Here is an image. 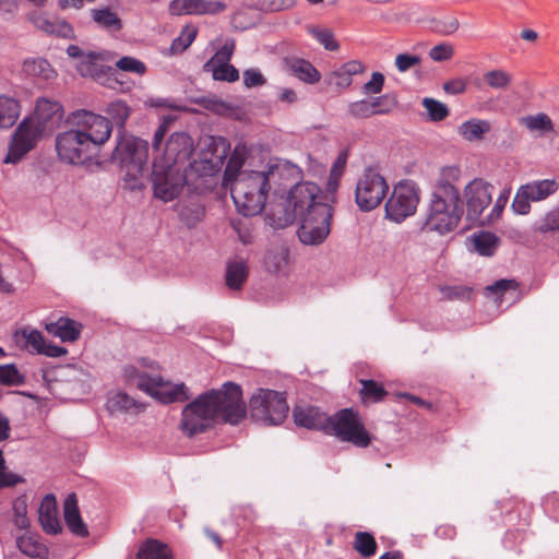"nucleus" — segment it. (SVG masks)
Listing matches in <instances>:
<instances>
[{
    "label": "nucleus",
    "instance_id": "obj_10",
    "mask_svg": "<svg viewBox=\"0 0 559 559\" xmlns=\"http://www.w3.org/2000/svg\"><path fill=\"white\" fill-rule=\"evenodd\" d=\"M333 207L330 204H318L300 218L298 238L305 245H320L331 233Z\"/></svg>",
    "mask_w": 559,
    "mask_h": 559
},
{
    "label": "nucleus",
    "instance_id": "obj_49",
    "mask_svg": "<svg viewBox=\"0 0 559 559\" xmlns=\"http://www.w3.org/2000/svg\"><path fill=\"white\" fill-rule=\"evenodd\" d=\"M116 68L120 71L130 72L138 75H143L146 72L145 63L131 56H124L117 60Z\"/></svg>",
    "mask_w": 559,
    "mask_h": 559
},
{
    "label": "nucleus",
    "instance_id": "obj_26",
    "mask_svg": "<svg viewBox=\"0 0 559 559\" xmlns=\"http://www.w3.org/2000/svg\"><path fill=\"white\" fill-rule=\"evenodd\" d=\"M38 519L43 530L48 534H58L61 524L58 519L57 501L52 495H47L38 510Z\"/></svg>",
    "mask_w": 559,
    "mask_h": 559
},
{
    "label": "nucleus",
    "instance_id": "obj_3",
    "mask_svg": "<svg viewBox=\"0 0 559 559\" xmlns=\"http://www.w3.org/2000/svg\"><path fill=\"white\" fill-rule=\"evenodd\" d=\"M64 110L62 105L53 99L39 98L36 102L35 117L24 119L17 127L4 157L5 164L19 163L31 150L38 139L51 133L62 121Z\"/></svg>",
    "mask_w": 559,
    "mask_h": 559
},
{
    "label": "nucleus",
    "instance_id": "obj_16",
    "mask_svg": "<svg viewBox=\"0 0 559 559\" xmlns=\"http://www.w3.org/2000/svg\"><path fill=\"white\" fill-rule=\"evenodd\" d=\"M559 185L555 179H544L522 185L513 199L512 209L516 214L526 215L531 211V202H539L555 194Z\"/></svg>",
    "mask_w": 559,
    "mask_h": 559
},
{
    "label": "nucleus",
    "instance_id": "obj_48",
    "mask_svg": "<svg viewBox=\"0 0 559 559\" xmlns=\"http://www.w3.org/2000/svg\"><path fill=\"white\" fill-rule=\"evenodd\" d=\"M205 72L211 73L215 81L234 83L239 80V71L230 62L222 67L207 69Z\"/></svg>",
    "mask_w": 559,
    "mask_h": 559
},
{
    "label": "nucleus",
    "instance_id": "obj_44",
    "mask_svg": "<svg viewBox=\"0 0 559 559\" xmlns=\"http://www.w3.org/2000/svg\"><path fill=\"white\" fill-rule=\"evenodd\" d=\"M106 114L110 122H114L118 128L123 130L124 124L130 117L131 109L124 102L116 100L107 106Z\"/></svg>",
    "mask_w": 559,
    "mask_h": 559
},
{
    "label": "nucleus",
    "instance_id": "obj_35",
    "mask_svg": "<svg viewBox=\"0 0 559 559\" xmlns=\"http://www.w3.org/2000/svg\"><path fill=\"white\" fill-rule=\"evenodd\" d=\"M483 81L490 90L506 92L513 83V75L507 70L497 68L485 72Z\"/></svg>",
    "mask_w": 559,
    "mask_h": 559
},
{
    "label": "nucleus",
    "instance_id": "obj_40",
    "mask_svg": "<svg viewBox=\"0 0 559 559\" xmlns=\"http://www.w3.org/2000/svg\"><path fill=\"white\" fill-rule=\"evenodd\" d=\"M235 48V39L227 38L224 45L214 53V56L204 63L203 70L206 71L207 69L217 68L229 63Z\"/></svg>",
    "mask_w": 559,
    "mask_h": 559
},
{
    "label": "nucleus",
    "instance_id": "obj_60",
    "mask_svg": "<svg viewBox=\"0 0 559 559\" xmlns=\"http://www.w3.org/2000/svg\"><path fill=\"white\" fill-rule=\"evenodd\" d=\"M454 55V48L450 44H439L429 50V57L437 62L447 61Z\"/></svg>",
    "mask_w": 559,
    "mask_h": 559
},
{
    "label": "nucleus",
    "instance_id": "obj_62",
    "mask_svg": "<svg viewBox=\"0 0 559 559\" xmlns=\"http://www.w3.org/2000/svg\"><path fill=\"white\" fill-rule=\"evenodd\" d=\"M519 287L518 283L514 280H499L495 282L492 285L486 287V290L501 297L509 289H516Z\"/></svg>",
    "mask_w": 559,
    "mask_h": 559
},
{
    "label": "nucleus",
    "instance_id": "obj_8",
    "mask_svg": "<svg viewBox=\"0 0 559 559\" xmlns=\"http://www.w3.org/2000/svg\"><path fill=\"white\" fill-rule=\"evenodd\" d=\"M251 417L264 425H280L287 416L285 396L273 390L258 389L249 402Z\"/></svg>",
    "mask_w": 559,
    "mask_h": 559
},
{
    "label": "nucleus",
    "instance_id": "obj_19",
    "mask_svg": "<svg viewBox=\"0 0 559 559\" xmlns=\"http://www.w3.org/2000/svg\"><path fill=\"white\" fill-rule=\"evenodd\" d=\"M492 186L480 178L473 179L464 189L467 215L472 219L480 216L491 202Z\"/></svg>",
    "mask_w": 559,
    "mask_h": 559
},
{
    "label": "nucleus",
    "instance_id": "obj_31",
    "mask_svg": "<svg viewBox=\"0 0 559 559\" xmlns=\"http://www.w3.org/2000/svg\"><path fill=\"white\" fill-rule=\"evenodd\" d=\"M247 158L245 145H237L229 156L226 169L224 171V186L231 187L236 179L243 173V165Z\"/></svg>",
    "mask_w": 559,
    "mask_h": 559
},
{
    "label": "nucleus",
    "instance_id": "obj_11",
    "mask_svg": "<svg viewBox=\"0 0 559 559\" xmlns=\"http://www.w3.org/2000/svg\"><path fill=\"white\" fill-rule=\"evenodd\" d=\"M388 191L385 178L378 170L367 168L357 181L355 201L361 211H371L382 203Z\"/></svg>",
    "mask_w": 559,
    "mask_h": 559
},
{
    "label": "nucleus",
    "instance_id": "obj_55",
    "mask_svg": "<svg viewBox=\"0 0 559 559\" xmlns=\"http://www.w3.org/2000/svg\"><path fill=\"white\" fill-rule=\"evenodd\" d=\"M420 62L421 58L417 55L399 53L395 57V67L402 73L417 67Z\"/></svg>",
    "mask_w": 559,
    "mask_h": 559
},
{
    "label": "nucleus",
    "instance_id": "obj_58",
    "mask_svg": "<svg viewBox=\"0 0 559 559\" xmlns=\"http://www.w3.org/2000/svg\"><path fill=\"white\" fill-rule=\"evenodd\" d=\"M348 112L354 118H368L373 116L368 99L352 102L348 105Z\"/></svg>",
    "mask_w": 559,
    "mask_h": 559
},
{
    "label": "nucleus",
    "instance_id": "obj_27",
    "mask_svg": "<svg viewBox=\"0 0 559 559\" xmlns=\"http://www.w3.org/2000/svg\"><path fill=\"white\" fill-rule=\"evenodd\" d=\"M63 516L71 533L80 537H86L88 535L87 526L80 515L78 500L74 493L69 495L64 500Z\"/></svg>",
    "mask_w": 559,
    "mask_h": 559
},
{
    "label": "nucleus",
    "instance_id": "obj_43",
    "mask_svg": "<svg viewBox=\"0 0 559 559\" xmlns=\"http://www.w3.org/2000/svg\"><path fill=\"white\" fill-rule=\"evenodd\" d=\"M377 542L368 532H357L354 537L353 548L365 558L372 557L377 551Z\"/></svg>",
    "mask_w": 559,
    "mask_h": 559
},
{
    "label": "nucleus",
    "instance_id": "obj_5",
    "mask_svg": "<svg viewBox=\"0 0 559 559\" xmlns=\"http://www.w3.org/2000/svg\"><path fill=\"white\" fill-rule=\"evenodd\" d=\"M124 376L133 381L138 389L164 404L185 402L189 399L188 388L182 382L165 381L159 374H151L134 366L126 367Z\"/></svg>",
    "mask_w": 559,
    "mask_h": 559
},
{
    "label": "nucleus",
    "instance_id": "obj_64",
    "mask_svg": "<svg viewBox=\"0 0 559 559\" xmlns=\"http://www.w3.org/2000/svg\"><path fill=\"white\" fill-rule=\"evenodd\" d=\"M265 83V78L258 69H248L243 72V84L246 87L262 86Z\"/></svg>",
    "mask_w": 559,
    "mask_h": 559
},
{
    "label": "nucleus",
    "instance_id": "obj_18",
    "mask_svg": "<svg viewBox=\"0 0 559 559\" xmlns=\"http://www.w3.org/2000/svg\"><path fill=\"white\" fill-rule=\"evenodd\" d=\"M227 2L223 0H171L168 11L171 15H209L216 16L225 13Z\"/></svg>",
    "mask_w": 559,
    "mask_h": 559
},
{
    "label": "nucleus",
    "instance_id": "obj_52",
    "mask_svg": "<svg viewBox=\"0 0 559 559\" xmlns=\"http://www.w3.org/2000/svg\"><path fill=\"white\" fill-rule=\"evenodd\" d=\"M440 293L448 300H465L471 297V289L462 285L442 286Z\"/></svg>",
    "mask_w": 559,
    "mask_h": 559
},
{
    "label": "nucleus",
    "instance_id": "obj_39",
    "mask_svg": "<svg viewBox=\"0 0 559 559\" xmlns=\"http://www.w3.org/2000/svg\"><path fill=\"white\" fill-rule=\"evenodd\" d=\"M248 277V266L242 260H235L227 264L226 285L230 289L238 290Z\"/></svg>",
    "mask_w": 559,
    "mask_h": 559
},
{
    "label": "nucleus",
    "instance_id": "obj_54",
    "mask_svg": "<svg viewBox=\"0 0 559 559\" xmlns=\"http://www.w3.org/2000/svg\"><path fill=\"white\" fill-rule=\"evenodd\" d=\"M538 230L542 233L559 230V205L543 217Z\"/></svg>",
    "mask_w": 559,
    "mask_h": 559
},
{
    "label": "nucleus",
    "instance_id": "obj_28",
    "mask_svg": "<svg viewBox=\"0 0 559 559\" xmlns=\"http://www.w3.org/2000/svg\"><path fill=\"white\" fill-rule=\"evenodd\" d=\"M90 15L99 28L110 34L120 33L123 28L121 17L109 7L94 8L90 11Z\"/></svg>",
    "mask_w": 559,
    "mask_h": 559
},
{
    "label": "nucleus",
    "instance_id": "obj_15",
    "mask_svg": "<svg viewBox=\"0 0 559 559\" xmlns=\"http://www.w3.org/2000/svg\"><path fill=\"white\" fill-rule=\"evenodd\" d=\"M418 202L419 194L414 185L400 182L385 203L386 217L400 223L416 212Z\"/></svg>",
    "mask_w": 559,
    "mask_h": 559
},
{
    "label": "nucleus",
    "instance_id": "obj_32",
    "mask_svg": "<svg viewBox=\"0 0 559 559\" xmlns=\"http://www.w3.org/2000/svg\"><path fill=\"white\" fill-rule=\"evenodd\" d=\"M136 559H173V551L167 544L147 538L139 546Z\"/></svg>",
    "mask_w": 559,
    "mask_h": 559
},
{
    "label": "nucleus",
    "instance_id": "obj_20",
    "mask_svg": "<svg viewBox=\"0 0 559 559\" xmlns=\"http://www.w3.org/2000/svg\"><path fill=\"white\" fill-rule=\"evenodd\" d=\"M26 20L39 32L61 38H73L74 31L70 23L63 19H51L46 12L32 10L26 14Z\"/></svg>",
    "mask_w": 559,
    "mask_h": 559
},
{
    "label": "nucleus",
    "instance_id": "obj_13",
    "mask_svg": "<svg viewBox=\"0 0 559 559\" xmlns=\"http://www.w3.org/2000/svg\"><path fill=\"white\" fill-rule=\"evenodd\" d=\"M192 152L191 138L185 132H175L167 139L160 152L154 155L153 165L164 169H179L178 165L188 162Z\"/></svg>",
    "mask_w": 559,
    "mask_h": 559
},
{
    "label": "nucleus",
    "instance_id": "obj_38",
    "mask_svg": "<svg viewBox=\"0 0 559 559\" xmlns=\"http://www.w3.org/2000/svg\"><path fill=\"white\" fill-rule=\"evenodd\" d=\"M21 107L16 99L0 96V128H11L20 117Z\"/></svg>",
    "mask_w": 559,
    "mask_h": 559
},
{
    "label": "nucleus",
    "instance_id": "obj_1",
    "mask_svg": "<svg viewBox=\"0 0 559 559\" xmlns=\"http://www.w3.org/2000/svg\"><path fill=\"white\" fill-rule=\"evenodd\" d=\"M301 178L302 170L298 165L281 157H270L243 170L229 189L238 212L254 216L265 209L270 193L277 195Z\"/></svg>",
    "mask_w": 559,
    "mask_h": 559
},
{
    "label": "nucleus",
    "instance_id": "obj_22",
    "mask_svg": "<svg viewBox=\"0 0 559 559\" xmlns=\"http://www.w3.org/2000/svg\"><path fill=\"white\" fill-rule=\"evenodd\" d=\"M461 178L459 166H445L440 169L436 179L435 190L431 195H439L444 199L461 200L460 191L455 187Z\"/></svg>",
    "mask_w": 559,
    "mask_h": 559
},
{
    "label": "nucleus",
    "instance_id": "obj_24",
    "mask_svg": "<svg viewBox=\"0 0 559 559\" xmlns=\"http://www.w3.org/2000/svg\"><path fill=\"white\" fill-rule=\"evenodd\" d=\"M104 55L100 52L88 51L83 60L78 61L76 69L82 76L92 78L95 81L103 82L111 70L103 64Z\"/></svg>",
    "mask_w": 559,
    "mask_h": 559
},
{
    "label": "nucleus",
    "instance_id": "obj_45",
    "mask_svg": "<svg viewBox=\"0 0 559 559\" xmlns=\"http://www.w3.org/2000/svg\"><path fill=\"white\" fill-rule=\"evenodd\" d=\"M360 382L362 384L360 393L364 401L376 403L388 395L385 389L374 380H361Z\"/></svg>",
    "mask_w": 559,
    "mask_h": 559
},
{
    "label": "nucleus",
    "instance_id": "obj_51",
    "mask_svg": "<svg viewBox=\"0 0 559 559\" xmlns=\"http://www.w3.org/2000/svg\"><path fill=\"white\" fill-rule=\"evenodd\" d=\"M212 144L215 146V151L217 153L212 158L206 159V162H209L211 164V168L214 169L218 168L223 164V160L227 155L229 145L224 138L211 139L210 145Z\"/></svg>",
    "mask_w": 559,
    "mask_h": 559
},
{
    "label": "nucleus",
    "instance_id": "obj_36",
    "mask_svg": "<svg viewBox=\"0 0 559 559\" xmlns=\"http://www.w3.org/2000/svg\"><path fill=\"white\" fill-rule=\"evenodd\" d=\"M521 124L531 132H539L542 134L557 133L554 121L545 112L525 116L521 118Z\"/></svg>",
    "mask_w": 559,
    "mask_h": 559
},
{
    "label": "nucleus",
    "instance_id": "obj_47",
    "mask_svg": "<svg viewBox=\"0 0 559 559\" xmlns=\"http://www.w3.org/2000/svg\"><path fill=\"white\" fill-rule=\"evenodd\" d=\"M423 106L428 112L430 120L442 121L449 116V108L445 104L433 98L426 97L423 99Z\"/></svg>",
    "mask_w": 559,
    "mask_h": 559
},
{
    "label": "nucleus",
    "instance_id": "obj_7",
    "mask_svg": "<svg viewBox=\"0 0 559 559\" xmlns=\"http://www.w3.org/2000/svg\"><path fill=\"white\" fill-rule=\"evenodd\" d=\"M83 132L73 126L56 136V151L60 160L71 165H82L98 156L99 151Z\"/></svg>",
    "mask_w": 559,
    "mask_h": 559
},
{
    "label": "nucleus",
    "instance_id": "obj_6",
    "mask_svg": "<svg viewBox=\"0 0 559 559\" xmlns=\"http://www.w3.org/2000/svg\"><path fill=\"white\" fill-rule=\"evenodd\" d=\"M463 215L461 200L431 195L429 209L423 228L430 233L447 235L453 231Z\"/></svg>",
    "mask_w": 559,
    "mask_h": 559
},
{
    "label": "nucleus",
    "instance_id": "obj_12",
    "mask_svg": "<svg viewBox=\"0 0 559 559\" xmlns=\"http://www.w3.org/2000/svg\"><path fill=\"white\" fill-rule=\"evenodd\" d=\"M72 124L83 132L98 151L108 142L112 132V123L107 117L87 110L72 114Z\"/></svg>",
    "mask_w": 559,
    "mask_h": 559
},
{
    "label": "nucleus",
    "instance_id": "obj_61",
    "mask_svg": "<svg viewBox=\"0 0 559 559\" xmlns=\"http://www.w3.org/2000/svg\"><path fill=\"white\" fill-rule=\"evenodd\" d=\"M23 336L26 340L27 347H31L37 354H39L41 352L44 344H45V338L39 331H37V330H33L29 332L23 331Z\"/></svg>",
    "mask_w": 559,
    "mask_h": 559
},
{
    "label": "nucleus",
    "instance_id": "obj_21",
    "mask_svg": "<svg viewBox=\"0 0 559 559\" xmlns=\"http://www.w3.org/2000/svg\"><path fill=\"white\" fill-rule=\"evenodd\" d=\"M366 72V66L359 60H349L325 74V83L338 90H346L353 83V78Z\"/></svg>",
    "mask_w": 559,
    "mask_h": 559
},
{
    "label": "nucleus",
    "instance_id": "obj_57",
    "mask_svg": "<svg viewBox=\"0 0 559 559\" xmlns=\"http://www.w3.org/2000/svg\"><path fill=\"white\" fill-rule=\"evenodd\" d=\"M384 81L385 78L381 72H372L370 80L362 85V93L366 95L381 93Z\"/></svg>",
    "mask_w": 559,
    "mask_h": 559
},
{
    "label": "nucleus",
    "instance_id": "obj_9",
    "mask_svg": "<svg viewBox=\"0 0 559 559\" xmlns=\"http://www.w3.org/2000/svg\"><path fill=\"white\" fill-rule=\"evenodd\" d=\"M343 442H349L358 448H367L371 442V436L358 413L350 408H344L330 416L326 430Z\"/></svg>",
    "mask_w": 559,
    "mask_h": 559
},
{
    "label": "nucleus",
    "instance_id": "obj_53",
    "mask_svg": "<svg viewBox=\"0 0 559 559\" xmlns=\"http://www.w3.org/2000/svg\"><path fill=\"white\" fill-rule=\"evenodd\" d=\"M13 511H14V524L16 527L24 530L28 527L29 522L26 516L27 513V504L26 500L23 498H19L13 503Z\"/></svg>",
    "mask_w": 559,
    "mask_h": 559
},
{
    "label": "nucleus",
    "instance_id": "obj_42",
    "mask_svg": "<svg viewBox=\"0 0 559 559\" xmlns=\"http://www.w3.org/2000/svg\"><path fill=\"white\" fill-rule=\"evenodd\" d=\"M197 34V27L192 25L183 27L180 35L173 40L167 55L175 56L183 52L193 43Z\"/></svg>",
    "mask_w": 559,
    "mask_h": 559
},
{
    "label": "nucleus",
    "instance_id": "obj_17",
    "mask_svg": "<svg viewBox=\"0 0 559 559\" xmlns=\"http://www.w3.org/2000/svg\"><path fill=\"white\" fill-rule=\"evenodd\" d=\"M152 181L154 195L164 202H169L182 191L185 177L180 169H164L153 165Z\"/></svg>",
    "mask_w": 559,
    "mask_h": 559
},
{
    "label": "nucleus",
    "instance_id": "obj_37",
    "mask_svg": "<svg viewBox=\"0 0 559 559\" xmlns=\"http://www.w3.org/2000/svg\"><path fill=\"white\" fill-rule=\"evenodd\" d=\"M490 131L487 120L469 119L459 127V133L469 142L480 141Z\"/></svg>",
    "mask_w": 559,
    "mask_h": 559
},
{
    "label": "nucleus",
    "instance_id": "obj_25",
    "mask_svg": "<svg viewBox=\"0 0 559 559\" xmlns=\"http://www.w3.org/2000/svg\"><path fill=\"white\" fill-rule=\"evenodd\" d=\"M46 331L62 342H75L82 330V324L68 317H60L57 321L47 322Z\"/></svg>",
    "mask_w": 559,
    "mask_h": 559
},
{
    "label": "nucleus",
    "instance_id": "obj_4",
    "mask_svg": "<svg viewBox=\"0 0 559 559\" xmlns=\"http://www.w3.org/2000/svg\"><path fill=\"white\" fill-rule=\"evenodd\" d=\"M297 181L292 183L294 187L288 192L283 214L272 212L274 224L277 227H285L295 219H300L318 204H329L328 201H322L326 197L322 195L318 185Z\"/></svg>",
    "mask_w": 559,
    "mask_h": 559
},
{
    "label": "nucleus",
    "instance_id": "obj_50",
    "mask_svg": "<svg viewBox=\"0 0 559 559\" xmlns=\"http://www.w3.org/2000/svg\"><path fill=\"white\" fill-rule=\"evenodd\" d=\"M310 33L326 50L336 51L340 48L337 40L330 29L311 28Z\"/></svg>",
    "mask_w": 559,
    "mask_h": 559
},
{
    "label": "nucleus",
    "instance_id": "obj_41",
    "mask_svg": "<svg viewBox=\"0 0 559 559\" xmlns=\"http://www.w3.org/2000/svg\"><path fill=\"white\" fill-rule=\"evenodd\" d=\"M472 242L474 249L481 255L490 257L493 254L498 247V237L489 231H481L473 235Z\"/></svg>",
    "mask_w": 559,
    "mask_h": 559
},
{
    "label": "nucleus",
    "instance_id": "obj_59",
    "mask_svg": "<svg viewBox=\"0 0 559 559\" xmlns=\"http://www.w3.org/2000/svg\"><path fill=\"white\" fill-rule=\"evenodd\" d=\"M21 381L22 377L13 365L0 366V383L13 385L21 383Z\"/></svg>",
    "mask_w": 559,
    "mask_h": 559
},
{
    "label": "nucleus",
    "instance_id": "obj_46",
    "mask_svg": "<svg viewBox=\"0 0 559 559\" xmlns=\"http://www.w3.org/2000/svg\"><path fill=\"white\" fill-rule=\"evenodd\" d=\"M135 406V400L122 392L115 393L107 401V407L110 412H128Z\"/></svg>",
    "mask_w": 559,
    "mask_h": 559
},
{
    "label": "nucleus",
    "instance_id": "obj_33",
    "mask_svg": "<svg viewBox=\"0 0 559 559\" xmlns=\"http://www.w3.org/2000/svg\"><path fill=\"white\" fill-rule=\"evenodd\" d=\"M22 70L26 75L49 81L57 76L56 70L44 58H28L24 60Z\"/></svg>",
    "mask_w": 559,
    "mask_h": 559
},
{
    "label": "nucleus",
    "instance_id": "obj_23",
    "mask_svg": "<svg viewBox=\"0 0 559 559\" xmlns=\"http://www.w3.org/2000/svg\"><path fill=\"white\" fill-rule=\"evenodd\" d=\"M294 420L297 426L308 429L326 430L330 416L312 405H298L293 409Z\"/></svg>",
    "mask_w": 559,
    "mask_h": 559
},
{
    "label": "nucleus",
    "instance_id": "obj_2",
    "mask_svg": "<svg viewBox=\"0 0 559 559\" xmlns=\"http://www.w3.org/2000/svg\"><path fill=\"white\" fill-rule=\"evenodd\" d=\"M246 414L240 385L226 382L219 390L207 391L189 403L182 409L179 428L187 437H193L204 432L216 420L236 425Z\"/></svg>",
    "mask_w": 559,
    "mask_h": 559
},
{
    "label": "nucleus",
    "instance_id": "obj_14",
    "mask_svg": "<svg viewBox=\"0 0 559 559\" xmlns=\"http://www.w3.org/2000/svg\"><path fill=\"white\" fill-rule=\"evenodd\" d=\"M148 156L147 142L126 134L118 138L117 145L111 154V159L121 166L128 167L129 171H140Z\"/></svg>",
    "mask_w": 559,
    "mask_h": 559
},
{
    "label": "nucleus",
    "instance_id": "obj_56",
    "mask_svg": "<svg viewBox=\"0 0 559 559\" xmlns=\"http://www.w3.org/2000/svg\"><path fill=\"white\" fill-rule=\"evenodd\" d=\"M287 263L285 250L269 252L265 258V265L271 272H278Z\"/></svg>",
    "mask_w": 559,
    "mask_h": 559
},
{
    "label": "nucleus",
    "instance_id": "obj_29",
    "mask_svg": "<svg viewBox=\"0 0 559 559\" xmlns=\"http://www.w3.org/2000/svg\"><path fill=\"white\" fill-rule=\"evenodd\" d=\"M260 14L248 7L243 1L230 14L229 23L235 31H247L259 24Z\"/></svg>",
    "mask_w": 559,
    "mask_h": 559
},
{
    "label": "nucleus",
    "instance_id": "obj_63",
    "mask_svg": "<svg viewBox=\"0 0 559 559\" xmlns=\"http://www.w3.org/2000/svg\"><path fill=\"white\" fill-rule=\"evenodd\" d=\"M20 0H0V17L12 20L19 12Z\"/></svg>",
    "mask_w": 559,
    "mask_h": 559
},
{
    "label": "nucleus",
    "instance_id": "obj_30",
    "mask_svg": "<svg viewBox=\"0 0 559 559\" xmlns=\"http://www.w3.org/2000/svg\"><path fill=\"white\" fill-rule=\"evenodd\" d=\"M285 63L292 74L307 84H316L321 79L320 72L308 60L287 58Z\"/></svg>",
    "mask_w": 559,
    "mask_h": 559
},
{
    "label": "nucleus",
    "instance_id": "obj_34",
    "mask_svg": "<svg viewBox=\"0 0 559 559\" xmlns=\"http://www.w3.org/2000/svg\"><path fill=\"white\" fill-rule=\"evenodd\" d=\"M16 546L20 551L31 558H46L47 546L40 542L38 536L25 533L16 538Z\"/></svg>",
    "mask_w": 559,
    "mask_h": 559
}]
</instances>
